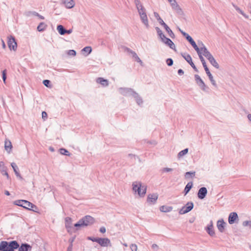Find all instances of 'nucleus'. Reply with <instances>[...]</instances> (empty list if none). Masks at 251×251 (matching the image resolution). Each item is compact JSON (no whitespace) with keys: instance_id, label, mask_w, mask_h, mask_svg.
I'll return each mask as SVG.
<instances>
[{"instance_id":"obj_1","label":"nucleus","mask_w":251,"mask_h":251,"mask_svg":"<svg viewBox=\"0 0 251 251\" xmlns=\"http://www.w3.org/2000/svg\"><path fill=\"white\" fill-rule=\"evenodd\" d=\"M19 245L16 241L10 242L3 241L0 242V251H14L19 248Z\"/></svg>"},{"instance_id":"obj_2","label":"nucleus","mask_w":251,"mask_h":251,"mask_svg":"<svg viewBox=\"0 0 251 251\" xmlns=\"http://www.w3.org/2000/svg\"><path fill=\"white\" fill-rule=\"evenodd\" d=\"M133 191L136 193L137 192L138 195L140 197H144L146 194L147 191V187L145 185H142L140 182H134L132 183Z\"/></svg>"},{"instance_id":"obj_3","label":"nucleus","mask_w":251,"mask_h":251,"mask_svg":"<svg viewBox=\"0 0 251 251\" xmlns=\"http://www.w3.org/2000/svg\"><path fill=\"white\" fill-rule=\"evenodd\" d=\"M14 203L17 205L33 211H36L37 209V207L34 204L26 200H17L14 202Z\"/></svg>"},{"instance_id":"obj_4","label":"nucleus","mask_w":251,"mask_h":251,"mask_svg":"<svg viewBox=\"0 0 251 251\" xmlns=\"http://www.w3.org/2000/svg\"><path fill=\"white\" fill-rule=\"evenodd\" d=\"M154 15L156 20L158 21L159 23L163 25L166 31L168 33L169 36L172 38H174L175 37V35L172 30L170 28V27L164 23L163 20L160 18L159 15L158 13L154 12Z\"/></svg>"},{"instance_id":"obj_5","label":"nucleus","mask_w":251,"mask_h":251,"mask_svg":"<svg viewBox=\"0 0 251 251\" xmlns=\"http://www.w3.org/2000/svg\"><path fill=\"white\" fill-rule=\"evenodd\" d=\"M126 94L129 96H131L134 98L136 101V103L140 105L143 103V100L141 97L139 95L138 93L133 90L131 88H126Z\"/></svg>"},{"instance_id":"obj_6","label":"nucleus","mask_w":251,"mask_h":251,"mask_svg":"<svg viewBox=\"0 0 251 251\" xmlns=\"http://www.w3.org/2000/svg\"><path fill=\"white\" fill-rule=\"evenodd\" d=\"M194 207V203L192 201L188 202L179 210L180 214H184L190 211Z\"/></svg>"},{"instance_id":"obj_7","label":"nucleus","mask_w":251,"mask_h":251,"mask_svg":"<svg viewBox=\"0 0 251 251\" xmlns=\"http://www.w3.org/2000/svg\"><path fill=\"white\" fill-rule=\"evenodd\" d=\"M195 78L196 83L199 85L200 88L204 91H206L208 87L205 84L201 77L198 75H195Z\"/></svg>"},{"instance_id":"obj_8","label":"nucleus","mask_w":251,"mask_h":251,"mask_svg":"<svg viewBox=\"0 0 251 251\" xmlns=\"http://www.w3.org/2000/svg\"><path fill=\"white\" fill-rule=\"evenodd\" d=\"M126 52L129 53V55L133 59L134 61H136L140 63L141 66H143V63L140 58L138 57L137 53L131 50L130 49L126 48Z\"/></svg>"},{"instance_id":"obj_9","label":"nucleus","mask_w":251,"mask_h":251,"mask_svg":"<svg viewBox=\"0 0 251 251\" xmlns=\"http://www.w3.org/2000/svg\"><path fill=\"white\" fill-rule=\"evenodd\" d=\"M8 46L10 50H15L17 48V43L14 37L12 36L8 37Z\"/></svg>"},{"instance_id":"obj_10","label":"nucleus","mask_w":251,"mask_h":251,"mask_svg":"<svg viewBox=\"0 0 251 251\" xmlns=\"http://www.w3.org/2000/svg\"><path fill=\"white\" fill-rule=\"evenodd\" d=\"M158 198V195L157 193L150 194L147 197V201L151 204H154L156 203Z\"/></svg>"},{"instance_id":"obj_11","label":"nucleus","mask_w":251,"mask_h":251,"mask_svg":"<svg viewBox=\"0 0 251 251\" xmlns=\"http://www.w3.org/2000/svg\"><path fill=\"white\" fill-rule=\"evenodd\" d=\"M204 229L211 237H213L215 236V232L212 221L205 227Z\"/></svg>"},{"instance_id":"obj_12","label":"nucleus","mask_w":251,"mask_h":251,"mask_svg":"<svg viewBox=\"0 0 251 251\" xmlns=\"http://www.w3.org/2000/svg\"><path fill=\"white\" fill-rule=\"evenodd\" d=\"M134 3L139 15H141V13L146 14V9L144 7L139 0H134Z\"/></svg>"},{"instance_id":"obj_13","label":"nucleus","mask_w":251,"mask_h":251,"mask_svg":"<svg viewBox=\"0 0 251 251\" xmlns=\"http://www.w3.org/2000/svg\"><path fill=\"white\" fill-rule=\"evenodd\" d=\"M161 41L165 43L166 45L168 46L171 49L175 50H176V47L174 44V43L173 42V41L169 38L166 37L165 36L161 39Z\"/></svg>"},{"instance_id":"obj_14","label":"nucleus","mask_w":251,"mask_h":251,"mask_svg":"<svg viewBox=\"0 0 251 251\" xmlns=\"http://www.w3.org/2000/svg\"><path fill=\"white\" fill-rule=\"evenodd\" d=\"M207 194V190L206 187H201L198 191V197L201 200H202L205 198Z\"/></svg>"},{"instance_id":"obj_15","label":"nucleus","mask_w":251,"mask_h":251,"mask_svg":"<svg viewBox=\"0 0 251 251\" xmlns=\"http://www.w3.org/2000/svg\"><path fill=\"white\" fill-rule=\"evenodd\" d=\"M97 243L99 244L102 247H107L110 243V241L107 238H98Z\"/></svg>"},{"instance_id":"obj_16","label":"nucleus","mask_w":251,"mask_h":251,"mask_svg":"<svg viewBox=\"0 0 251 251\" xmlns=\"http://www.w3.org/2000/svg\"><path fill=\"white\" fill-rule=\"evenodd\" d=\"M171 3L172 8L174 9L176 12L179 14L182 13V10L180 7L179 5L176 2L175 0H174Z\"/></svg>"},{"instance_id":"obj_17","label":"nucleus","mask_w":251,"mask_h":251,"mask_svg":"<svg viewBox=\"0 0 251 251\" xmlns=\"http://www.w3.org/2000/svg\"><path fill=\"white\" fill-rule=\"evenodd\" d=\"M186 40L190 43L197 53L201 51L200 48L198 47L195 42L190 35L187 37Z\"/></svg>"},{"instance_id":"obj_18","label":"nucleus","mask_w":251,"mask_h":251,"mask_svg":"<svg viewBox=\"0 0 251 251\" xmlns=\"http://www.w3.org/2000/svg\"><path fill=\"white\" fill-rule=\"evenodd\" d=\"M92 222L90 223V221H79V222L74 224V226L78 229V227L87 226L90 224H92Z\"/></svg>"},{"instance_id":"obj_19","label":"nucleus","mask_w":251,"mask_h":251,"mask_svg":"<svg viewBox=\"0 0 251 251\" xmlns=\"http://www.w3.org/2000/svg\"><path fill=\"white\" fill-rule=\"evenodd\" d=\"M11 166L12 167L13 171H14L16 176H17V177H18L20 179L23 180V178L21 176L20 174L19 173V168H18V166H17V165L16 164V163L13 162L11 164Z\"/></svg>"},{"instance_id":"obj_20","label":"nucleus","mask_w":251,"mask_h":251,"mask_svg":"<svg viewBox=\"0 0 251 251\" xmlns=\"http://www.w3.org/2000/svg\"><path fill=\"white\" fill-rule=\"evenodd\" d=\"M62 3L67 8H72L75 5V3L73 0H62Z\"/></svg>"},{"instance_id":"obj_21","label":"nucleus","mask_w":251,"mask_h":251,"mask_svg":"<svg viewBox=\"0 0 251 251\" xmlns=\"http://www.w3.org/2000/svg\"><path fill=\"white\" fill-rule=\"evenodd\" d=\"M226 225V223L224 221H217V226L218 230L221 232H223L225 230V227Z\"/></svg>"},{"instance_id":"obj_22","label":"nucleus","mask_w":251,"mask_h":251,"mask_svg":"<svg viewBox=\"0 0 251 251\" xmlns=\"http://www.w3.org/2000/svg\"><path fill=\"white\" fill-rule=\"evenodd\" d=\"M141 20L146 27L148 28L149 27V21L148 19L147 15L146 14L141 13V15H139Z\"/></svg>"},{"instance_id":"obj_23","label":"nucleus","mask_w":251,"mask_h":251,"mask_svg":"<svg viewBox=\"0 0 251 251\" xmlns=\"http://www.w3.org/2000/svg\"><path fill=\"white\" fill-rule=\"evenodd\" d=\"M18 248L19 251H31L32 249L31 246L26 243L22 244Z\"/></svg>"},{"instance_id":"obj_24","label":"nucleus","mask_w":251,"mask_h":251,"mask_svg":"<svg viewBox=\"0 0 251 251\" xmlns=\"http://www.w3.org/2000/svg\"><path fill=\"white\" fill-rule=\"evenodd\" d=\"M0 170L1 174L3 175L6 176L7 178L9 179V176L8 173L7 172L6 168L5 166H4V162L2 161L0 162Z\"/></svg>"},{"instance_id":"obj_25","label":"nucleus","mask_w":251,"mask_h":251,"mask_svg":"<svg viewBox=\"0 0 251 251\" xmlns=\"http://www.w3.org/2000/svg\"><path fill=\"white\" fill-rule=\"evenodd\" d=\"M96 82L100 84L102 86L106 87L109 85L108 80L104 79L102 77H99L97 79Z\"/></svg>"},{"instance_id":"obj_26","label":"nucleus","mask_w":251,"mask_h":251,"mask_svg":"<svg viewBox=\"0 0 251 251\" xmlns=\"http://www.w3.org/2000/svg\"><path fill=\"white\" fill-rule=\"evenodd\" d=\"M198 54L199 57L200 58V59L201 60V61L202 63V64L203 65V67L205 71L206 72V71H209V70L206 65L205 61L204 58L203 57V56H202V52H201L200 51L199 53H198Z\"/></svg>"},{"instance_id":"obj_27","label":"nucleus","mask_w":251,"mask_h":251,"mask_svg":"<svg viewBox=\"0 0 251 251\" xmlns=\"http://www.w3.org/2000/svg\"><path fill=\"white\" fill-rule=\"evenodd\" d=\"M202 51L203 55L208 60L213 56L207 50L206 48H201V52Z\"/></svg>"},{"instance_id":"obj_28","label":"nucleus","mask_w":251,"mask_h":251,"mask_svg":"<svg viewBox=\"0 0 251 251\" xmlns=\"http://www.w3.org/2000/svg\"><path fill=\"white\" fill-rule=\"evenodd\" d=\"M193 182L192 181H190V182H189L187 185L185 186V188H184V195H186L187 194H188L189 191H190V190L191 189V188H192L193 187Z\"/></svg>"},{"instance_id":"obj_29","label":"nucleus","mask_w":251,"mask_h":251,"mask_svg":"<svg viewBox=\"0 0 251 251\" xmlns=\"http://www.w3.org/2000/svg\"><path fill=\"white\" fill-rule=\"evenodd\" d=\"M4 147L5 150L8 152H10L12 148L11 142L9 140H6L5 141Z\"/></svg>"},{"instance_id":"obj_30","label":"nucleus","mask_w":251,"mask_h":251,"mask_svg":"<svg viewBox=\"0 0 251 251\" xmlns=\"http://www.w3.org/2000/svg\"><path fill=\"white\" fill-rule=\"evenodd\" d=\"M205 72H206L207 75H208L209 79L210 81H211L212 84L214 86L217 87V84H216V81L214 79L213 77L212 74H211L210 72L209 71V70L208 71H206Z\"/></svg>"},{"instance_id":"obj_31","label":"nucleus","mask_w":251,"mask_h":251,"mask_svg":"<svg viewBox=\"0 0 251 251\" xmlns=\"http://www.w3.org/2000/svg\"><path fill=\"white\" fill-rule=\"evenodd\" d=\"M173 207L166 205H162L160 207V210L163 212H168L172 211Z\"/></svg>"},{"instance_id":"obj_32","label":"nucleus","mask_w":251,"mask_h":251,"mask_svg":"<svg viewBox=\"0 0 251 251\" xmlns=\"http://www.w3.org/2000/svg\"><path fill=\"white\" fill-rule=\"evenodd\" d=\"M57 30L59 32V33L61 35H64L66 34V29L64 28V27L62 25H58L57 26Z\"/></svg>"},{"instance_id":"obj_33","label":"nucleus","mask_w":251,"mask_h":251,"mask_svg":"<svg viewBox=\"0 0 251 251\" xmlns=\"http://www.w3.org/2000/svg\"><path fill=\"white\" fill-rule=\"evenodd\" d=\"M72 221H66L65 226L68 230V232H71L72 231L73 227L72 226Z\"/></svg>"},{"instance_id":"obj_34","label":"nucleus","mask_w":251,"mask_h":251,"mask_svg":"<svg viewBox=\"0 0 251 251\" xmlns=\"http://www.w3.org/2000/svg\"><path fill=\"white\" fill-rule=\"evenodd\" d=\"M209 61L211 63V64L214 67H215L217 69L219 68V65L216 60L215 59V58L212 56L210 59H208Z\"/></svg>"},{"instance_id":"obj_35","label":"nucleus","mask_w":251,"mask_h":251,"mask_svg":"<svg viewBox=\"0 0 251 251\" xmlns=\"http://www.w3.org/2000/svg\"><path fill=\"white\" fill-rule=\"evenodd\" d=\"M47 27V25L43 22L40 23L37 26V30L38 31L41 32L45 30Z\"/></svg>"},{"instance_id":"obj_36","label":"nucleus","mask_w":251,"mask_h":251,"mask_svg":"<svg viewBox=\"0 0 251 251\" xmlns=\"http://www.w3.org/2000/svg\"><path fill=\"white\" fill-rule=\"evenodd\" d=\"M238 218V214L236 212H233L229 214L228 220H237Z\"/></svg>"},{"instance_id":"obj_37","label":"nucleus","mask_w":251,"mask_h":251,"mask_svg":"<svg viewBox=\"0 0 251 251\" xmlns=\"http://www.w3.org/2000/svg\"><path fill=\"white\" fill-rule=\"evenodd\" d=\"M196 172H187L185 174V177L188 179L190 177H193L195 176Z\"/></svg>"},{"instance_id":"obj_38","label":"nucleus","mask_w":251,"mask_h":251,"mask_svg":"<svg viewBox=\"0 0 251 251\" xmlns=\"http://www.w3.org/2000/svg\"><path fill=\"white\" fill-rule=\"evenodd\" d=\"M188 152V149L186 148V149H185L184 150L180 151L177 154V157L178 158H180L181 157H182L183 156H184V155H185L186 154H187Z\"/></svg>"},{"instance_id":"obj_39","label":"nucleus","mask_w":251,"mask_h":251,"mask_svg":"<svg viewBox=\"0 0 251 251\" xmlns=\"http://www.w3.org/2000/svg\"><path fill=\"white\" fill-rule=\"evenodd\" d=\"M156 31L157 33V34L159 36L161 39H162L165 35L162 33V30L158 27H155Z\"/></svg>"},{"instance_id":"obj_40","label":"nucleus","mask_w":251,"mask_h":251,"mask_svg":"<svg viewBox=\"0 0 251 251\" xmlns=\"http://www.w3.org/2000/svg\"><path fill=\"white\" fill-rule=\"evenodd\" d=\"M59 152L61 154L65 155L66 156H70V153L69 152L66 150L65 149L62 148L59 150Z\"/></svg>"},{"instance_id":"obj_41","label":"nucleus","mask_w":251,"mask_h":251,"mask_svg":"<svg viewBox=\"0 0 251 251\" xmlns=\"http://www.w3.org/2000/svg\"><path fill=\"white\" fill-rule=\"evenodd\" d=\"M82 51L88 52V54H90L91 52V51H92V48L90 46H87V47H86L84 48L82 50Z\"/></svg>"},{"instance_id":"obj_42","label":"nucleus","mask_w":251,"mask_h":251,"mask_svg":"<svg viewBox=\"0 0 251 251\" xmlns=\"http://www.w3.org/2000/svg\"><path fill=\"white\" fill-rule=\"evenodd\" d=\"M128 157L130 158L131 160H133L132 163H135L136 158L139 159L138 156H136L135 155L132 154H129Z\"/></svg>"},{"instance_id":"obj_43","label":"nucleus","mask_w":251,"mask_h":251,"mask_svg":"<svg viewBox=\"0 0 251 251\" xmlns=\"http://www.w3.org/2000/svg\"><path fill=\"white\" fill-rule=\"evenodd\" d=\"M181 55L186 61H188L191 58V56L189 54L182 53Z\"/></svg>"},{"instance_id":"obj_44","label":"nucleus","mask_w":251,"mask_h":251,"mask_svg":"<svg viewBox=\"0 0 251 251\" xmlns=\"http://www.w3.org/2000/svg\"><path fill=\"white\" fill-rule=\"evenodd\" d=\"M173 60L172 58H168L166 60V63L169 66H172L173 65Z\"/></svg>"},{"instance_id":"obj_45","label":"nucleus","mask_w":251,"mask_h":251,"mask_svg":"<svg viewBox=\"0 0 251 251\" xmlns=\"http://www.w3.org/2000/svg\"><path fill=\"white\" fill-rule=\"evenodd\" d=\"M243 225L244 226H249L250 227H251V221H245L243 223Z\"/></svg>"},{"instance_id":"obj_46","label":"nucleus","mask_w":251,"mask_h":251,"mask_svg":"<svg viewBox=\"0 0 251 251\" xmlns=\"http://www.w3.org/2000/svg\"><path fill=\"white\" fill-rule=\"evenodd\" d=\"M130 248L131 251H137V246L136 244H132L130 246Z\"/></svg>"},{"instance_id":"obj_47","label":"nucleus","mask_w":251,"mask_h":251,"mask_svg":"<svg viewBox=\"0 0 251 251\" xmlns=\"http://www.w3.org/2000/svg\"><path fill=\"white\" fill-rule=\"evenodd\" d=\"M6 79V70H4L2 71V79L4 83H5Z\"/></svg>"},{"instance_id":"obj_48","label":"nucleus","mask_w":251,"mask_h":251,"mask_svg":"<svg viewBox=\"0 0 251 251\" xmlns=\"http://www.w3.org/2000/svg\"><path fill=\"white\" fill-rule=\"evenodd\" d=\"M44 85L46 86H47V87H50V86L49 85V84H50V82L49 80H47V79H46V80H44L43 82Z\"/></svg>"},{"instance_id":"obj_49","label":"nucleus","mask_w":251,"mask_h":251,"mask_svg":"<svg viewBox=\"0 0 251 251\" xmlns=\"http://www.w3.org/2000/svg\"><path fill=\"white\" fill-rule=\"evenodd\" d=\"M68 54L70 55L75 56L76 55V52L75 50H71L68 51Z\"/></svg>"},{"instance_id":"obj_50","label":"nucleus","mask_w":251,"mask_h":251,"mask_svg":"<svg viewBox=\"0 0 251 251\" xmlns=\"http://www.w3.org/2000/svg\"><path fill=\"white\" fill-rule=\"evenodd\" d=\"M173 169L169 168H164L162 169V172H169L173 171Z\"/></svg>"},{"instance_id":"obj_51","label":"nucleus","mask_w":251,"mask_h":251,"mask_svg":"<svg viewBox=\"0 0 251 251\" xmlns=\"http://www.w3.org/2000/svg\"><path fill=\"white\" fill-rule=\"evenodd\" d=\"M94 218L92 217L91 216L86 215L83 217L81 220H93Z\"/></svg>"},{"instance_id":"obj_52","label":"nucleus","mask_w":251,"mask_h":251,"mask_svg":"<svg viewBox=\"0 0 251 251\" xmlns=\"http://www.w3.org/2000/svg\"><path fill=\"white\" fill-rule=\"evenodd\" d=\"M87 239H88V240H91L93 242H97L98 238H94L92 237H88Z\"/></svg>"},{"instance_id":"obj_53","label":"nucleus","mask_w":251,"mask_h":251,"mask_svg":"<svg viewBox=\"0 0 251 251\" xmlns=\"http://www.w3.org/2000/svg\"><path fill=\"white\" fill-rule=\"evenodd\" d=\"M198 45L200 47V50L201 51V48H206L204 45L201 41H198Z\"/></svg>"},{"instance_id":"obj_54","label":"nucleus","mask_w":251,"mask_h":251,"mask_svg":"<svg viewBox=\"0 0 251 251\" xmlns=\"http://www.w3.org/2000/svg\"><path fill=\"white\" fill-rule=\"evenodd\" d=\"M100 231L102 233H104L106 232V229L104 226L101 227L100 229Z\"/></svg>"},{"instance_id":"obj_55","label":"nucleus","mask_w":251,"mask_h":251,"mask_svg":"<svg viewBox=\"0 0 251 251\" xmlns=\"http://www.w3.org/2000/svg\"><path fill=\"white\" fill-rule=\"evenodd\" d=\"M180 31L181 32V34L186 38V39L187 38V36H189V35L188 34L183 31L182 30H180Z\"/></svg>"},{"instance_id":"obj_56","label":"nucleus","mask_w":251,"mask_h":251,"mask_svg":"<svg viewBox=\"0 0 251 251\" xmlns=\"http://www.w3.org/2000/svg\"><path fill=\"white\" fill-rule=\"evenodd\" d=\"M241 14H242L246 19H248L249 18V16L248 15H246L244 12L243 11L241 10L240 13Z\"/></svg>"},{"instance_id":"obj_57","label":"nucleus","mask_w":251,"mask_h":251,"mask_svg":"<svg viewBox=\"0 0 251 251\" xmlns=\"http://www.w3.org/2000/svg\"><path fill=\"white\" fill-rule=\"evenodd\" d=\"M177 73H178V74L180 75L184 74V71L181 69H180L178 70Z\"/></svg>"},{"instance_id":"obj_58","label":"nucleus","mask_w":251,"mask_h":251,"mask_svg":"<svg viewBox=\"0 0 251 251\" xmlns=\"http://www.w3.org/2000/svg\"><path fill=\"white\" fill-rule=\"evenodd\" d=\"M42 118L43 119H45V118H47V113L45 112V111H43L42 113Z\"/></svg>"},{"instance_id":"obj_59","label":"nucleus","mask_w":251,"mask_h":251,"mask_svg":"<svg viewBox=\"0 0 251 251\" xmlns=\"http://www.w3.org/2000/svg\"><path fill=\"white\" fill-rule=\"evenodd\" d=\"M191 66L193 68V69L195 70V71L197 72H198V70L197 69V68H196V66L195 65V64H194V63H193V64H192L191 65Z\"/></svg>"},{"instance_id":"obj_60","label":"nucleus","mask_w":251,"mask_h":251,"mask_svg":"<svg viewBox=\"0 0 251 251\" xmlns=\"http://www.w3.org/2000/svg\"><path fill=\"white\" fill-rule=\"evenodd\" d=\"M151 248H152V249L155 250V249H157L158 247V246L156 244H153L152 245Z\"/></svg>"},{"instance_id":"obj_61","label":"nucleus","mask_w":251,"mask_h":251,"mask_svg":"<svg viewBox=\"0 0 251 251\" xmlns=\"http://www.w3.org/2000/svg\"><path fill=\"white\" fill-rule=\"evenodd\" d=\"M73 245H70L67 248V251H72Z\"/></svg>"},{"instance_id":"obj_62","label":"nucleus","mask_w":251,"mask_h":251,"mask_svg":"<svg viewBox=\"0 0 251 251\" xmlns=\"http://www.w3.org/2000/svg\"><path fill=\"white\" fill-rule=\"evenodd\" d=\"M74 240H75V237H73L72 238H70L69 240V242H70V245H73V242L74 241Z\"/></svg>"},{"instance_id":"obj_63","label":"nucleus","mask_w":251,"mask_h":251,"mask_svg":"<svg viewBox=\"0 0 251 251\" xmlns=\"http://www.w3.org/2000/svg\"><path fill=\"white\" fill-rule=\"evenodd\" d=\"M73 32V29H68V30H66V33L67 34H71V33H72Z\"/></svg>"},{"instance_id":"obj_64","label":"nucleus","mask_w":251,"mask_h":251,"mask_svg":"<svg viewBox=\"0 0 251 251\" xmlns=\"http://www.w3.org/2000/svg\"><path fill=\"white\" fill-rule=\"evenodd\" d=\"M248 118L249 120L251 122V114H249L248 115Z\"/></svg>"}]
</instances>
